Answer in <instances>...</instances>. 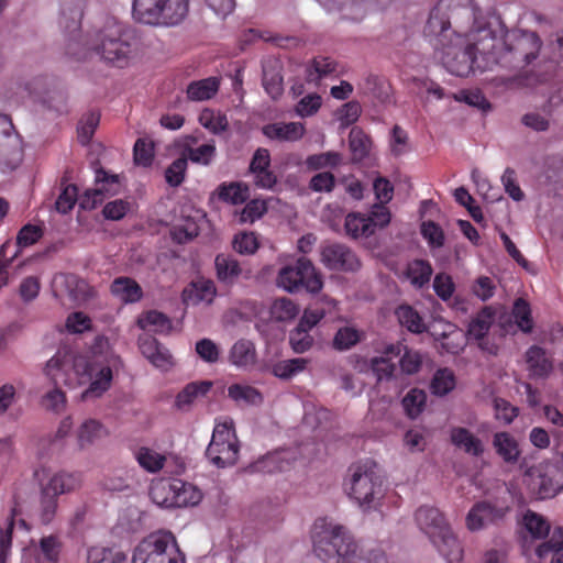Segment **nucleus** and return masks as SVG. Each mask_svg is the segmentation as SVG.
Segmentation results:
<instances>
[{
	"mask_svg": "<svg viewBox=\"0 0 563 563\" xmlns=\"http://www.w3.org/2000/svg\"><path fill=\"white\" fill-rule=\"evenodd\" d=\"M311 541L314 554L327 563H388L383 552L363 555L350 531L328 518L314 521Z\"/></svg>",
	"mask_w": 563,
	"mask_h": 563,
	"instance_id": "f03ea898",
	"label": "nucleus"
},
{
	"mask_svg": "<svg viewBox=\"0 0 563 563\" xmlns=\"http://www.w3.org/2000/svg\"><path fill=\"white\" fill-rule=\"evenodd\" d=\"M250 173L256 187L262 189H273L277 183V177L271 169V154L266 148H257L253 154Z\"/></svg>",
	"mask_w": 563,
	"mask_h": 563,
	"instance_id": "aec40b11",
	"label": "nucleus"
},
{
	"mask_svg": "<svg viewBox=\"0 0 563 563\" xmlns=\"http://www.w3.org/2000/svg\"><path fill=\"white\" fill-rule=\"evenodd\" d=\"M384 353L387 356H400L399 368L400 372L405 375H415L420 371L422 366V354L417 350L407 347L400 342L387 344L384 347Z\"/></svg>",
	"mask_w": 563,
	"mask_h": 563,
	"instance_id": "412c9836",
	"label": "nucleus"
},
{
	"mask_svg": "<svg viewBox=\"0 0 563 563\" xmlns=\"http://www.w3.org/2000/svg\"><path fill=\"white\" fill-rule=\"evenodd\" d=\"M230 362L236 367L249 368L256 363V350L253 342L240 340L230 351Z\"/></svg>",
	"mask_w": 563,
	"mask_h": 563,
	"instance_id": "f704fd0d",
	"label": "nucleus"
},
{
	"mask_svg": "<svg viewBox=\"0 0 563 563\" xmlns=\"http://www.w3.org/2000/svg\"><path fill=\"white\" fill-rule=\"evenodd\" d=\"M132 563H186L176 537L167 530L148 534L134 549Z\"/></svg>",
	"mask_w": 563,
	"mask_h": 563,
	"instance_id": "6e6552de",
	"label": "nucleus"
},
{
	"mask_svg": "<svg viewBox=\"0 0 563 563\" xmlns=\"http://www.w3.org/2000/svg\"><path fill=\"white\" fill-rule=\"evenodd\" d=\"M541 42L533 32H511L505 38L496 36L495 59L496 64L520 70L530 65L540 52Z\"/></svg>",
	"mask_w": 563,
	"mask_h": 563,
	"instance_id": "39448f33",
	"label": "nucleus"
},
{
	"mask_svg": "<svg viewBox=\"0 0 563 563\" xmlns=\"http://www.w3.org/2000/svg\"><path fill=\"white\" fill-rule=\"evenodd\" d=\"M211 382H195L186 385L176 397V407L180 410H185L190 407L195 400L203 397L211 389Z\"/></svg>",
	"mask_w": 563,
	"mask_h": 563,
	"instance_id": "c9c22d12",
	"label": "nucleus"
},
{
	"mask_svg": "<svg viewBox=\"0 0 563 563\" xmlns=\"http://www.w3.org/2000/svg\"><path fill=\"white\" fill-rule=\"evenodd\" d=\"M342 161V157L336 152H325L320 154L310 155L306 159V165L309 169L317 170L327 167H335Z\"/></svg>",
	"mask_w": 563,
	"mask_h": 563,
	"instance_id": "0e129e2a",
	"label": "nucleus"
},
{
	"mask_svg": "<svg viewBox=\"0 0 563 563\" xmlns=\"http://www.w3.org/2000/svg\"><path fill=\"white\" fill-rule=\"evenodd\" d=\"M349 142L353 158L355 161H361L367 155L371 141L363 131L358 129H352L350 132Z\"/></svg>",
	"mask_w": 563,
	"mask_h": 563,
	"instance_id": "13d9d810",
	"label": "nucleus"
},
{
	"mask_svg": "<svg viewBox=\"0 0 563 563\" xmlns=\"http://www.w3.org/2000/svg\"><path fill=\"white\" fill-rule=\"evenodd\" d=\"M228 395L234 401L244 405H258L263 399L256 388L243 384L231 385L228 388Z\"/></svg>",
	"mask_w": 563,
	"mask_h": 563,
	"instance_id": "09e8293b",
	"label": "nucleus"
},
{
	"mask_svg": "<svg viewBox=\"0 0 563 563\" xmlns=\"http://www.w3.org/2000/svg\"><path fill=\"white\" fill-rule=\"evenodd\" d=\"M275 282L278 288L289 294L298 292L301 288L310 294H318L323 287L322 276L306 257L280 267Z\"/></svg>",
	"mask_w": 563,
	"mask_h": 563,
	"instance_id": "1a4fd4ad",
	"label": "nucleus"
},
{
	"mask_svg": "<svg viewBox=\"0 0 563 563\" xmlns=\"http://www.w3.org/2000/svg\"><path fill=\"white\" fill-rule=\"evenodd\" d=\"M111 292L125 303L136 302L143 296L140 285L130 277L115 278L111 284Z\"/></svg>",
	"mask_w": 563,
	"mask_h": 563,
	"instance_id": "72a5a7b5",
	"label": "nucleus"
},
{
	"mask_svg": "<svg viewBox=\"0 0 563 563\" xmlns=\"http://www.w3.org/2000/svg\"><path fill=\"white\" fill-rule=\"evenodd\" d=\"M395 356H387L382 351L380 356L372 357L369 361V368L376 376L377 380H389L395 377L396 365L393 363Z\"/></svg>",
	"mask_w": 563,
	"mask_h": 563,
	"instance_id": "3c124183",
	"label": "nucleus"
},
{
	"mask_svg": "<svg viewBox=\"0 0 563 563\" xmlns=\"http://www.w3.org/2000/svg\"><path fill=\"white\" fill-rule=\"evenodd\" d=\"M87 0H60L59 1V23L69 31L79 27Z\"/></svg>",
	"mask_w": 563,
	"mask_h": 563,
	"instance_id": "bb28decb",
	"label": "nucleus"
},
{
	"mask_svg": "<svg viewBox=\"0 0 563 563\" xmlns=\"http://www.w3.org/2000/svg\"><path fill=\"white\" fill-rule=\"evenodd\" d=\"M450 439L454 446L470 455L479 456L484 452L482 440L466 428H452Z\"/></svg>",
	"mask_w": 563,
	"mask_h": 563,
	"instance_id": "cd10ccee",
	"label": "nucleus"
},
{
	"mask_svg": "<svg viewBox=\"0 0 563 563\" xmlns=\"http://www.w3.org/2000/svg\"><path fill=\"white\" fill-rule=\"evenodd\" d=\"M107 427L99 420L85 419L76 431L77 443L80 449H87L108 437Z\"/></svg>",
	"mask_w": 563,
	"mask_h": 563,
	"instance_id": "393cba45",
	"label": "nucleus"
},
{
	"mask_svg": "<svg viewBox=\"0 0 563 563\" xmlns=\"http://www.w3.org/2000/svg\"><path fill=\"white\" fill-rule=\"evenodd\" d=\"M505 514V508L496 507L487 501H479L468 510L465 525L471 532H477L501 520Z\"/></svg>",
	"mask_w": 563,
	"mask_h": 563,
	"instance_id": "dca6fc26",
	"label": "nucleus"
},
{
	"mask_svg": "<svg viewBox=\"0 0 563 563\" xmlns=\"http://www.w3.org/2000/svg\"><path fill=\"white\" fill-rule=\"evenodd\" d=\"M327 11H340L342 16L352 21H360L366 13L363 1L358 0H317Z\"/></svg>",
	"mask_w": 563,
	"mask_h": 563,
	"instance_id": "c85d7f7f",
	"label": "nucleus"
},
{
	"mask_svg": "<svg viewBox=\"0 0 563 563\" xmlns=\"http://www.w3.org/2000/svg\"><path fill=\"white\" fill-rule=\"evenodd\" d=\"M34 475L41 488L46 490V494H52L57 498L63 494L79 489L82 485L80 473L58 472L49 475L47 468L41 467L35 471Z\"/></svg>",
	"mask_w": 563,
	"mask_h": 563,
	"instance_id": "4468645a",
	"label": "nucleus"
},
{
	"mask_svg": "<svg viewBox=\"0 0 563 563\" xmlns=\"http://www.w3.org/2000/svg\"><path fill=\"white\" fill-rule=\"evenodd\" d=\"M175 500L177 507H189L198 505L202 494L194 484L175 478Z\"/></svg>",
	"mask_w": 563,
	"mask_h": 563,
	"instance_id": "58836bf2",
	"label": "nucleus"
},
{
	"mask_svg": "<svg viewBox=\"0 0 563 563\" xmlns=\"http://www.w3.org/2000/svg\"><path fill=\"white\" fill-rule=\"evenodd\" d=\"M262 131L271 140L296 142L305 135L306 129L301 122H276L266 124Z\"/></svg>",
	"mask_w": 563,
	"mask_h": 563,
	"instance_id": "b1692460",
	"label": "nucleus"
},
{
	"mask_svg": "<svg viewBox=\"0 0 563 563\" xmlns=\"http://www.w3.org/2000/svg\"><path fill=\"white\" fill-rule=\"evenodd\" d=\"M123 36V27L111 22L97 35L95 49L104 60L122 66L131 53L130 44Z\"/></svg>",
	"mask_w": 563,
	"mask_h": 563,
	"instance_id": "9b49d317",
	"label": "nucleus"
},
{
	"mask_svg": "<svg viewBox=\"0 0 563 563\" xmlns=\"http://www.w3.org/2000/svg\"><path fill=\"white\" fill-rule=\"evenodd\" d=\"M87 563H125L126 556L120 550L102 545H93L87 550Z\"/></svg>",
	"mask_w": 563,
	"mask_h": 563,
	"instance_id": "ea45409f",
	"label": "nucleus"
},
{
	"mask_svg": "<svg viewBox=\"0 0 563 563\" xmlns=\"http://www.w3.org/2000/svg\"><path fill=\"white\" fill-rule=\"evenodd\" d=\"M65 328L69 333L81 334L91 330L92 320L81 311L71 312L66 319Z\"/></svg>",
	"mask_w": 563,
	"mask_h": 563,
	"instance_id": "69168bd1",
	"label": "nucleus"
},
{
	"mask_svg": "<svg viewBox=\"0 0 563 563\" xmlns=\"http://www.w3.org/2000/svg\"><path fill=\"white\" fill-rule=\"evenodd\" d=\"M361 339L360 332L351 327L341 328L333 340V346L336 350L344 351L351 349Z\"/></svg>",
	"mask_w": 563,
	"mask_h": 563,
	"instance_id": "774afa93",
	"label": "nucleus"
},
{
	"mask_svg": "<svg viewBox=\"0 0 563 563\" xmlns=\"http://www.w3.org/2000/svg\"><path fill=\"white\" fill-rule=\"evenodd\" d=\"M427 395L423 390L413 388L404 397L402 406L410 418H417L423 410Z\"/></svg>",
	"mask_w": 563,
	"mask_h": 563,
	"instance_id": "5fc2aeb1",
	"label": "nucleus"
},
{
	"mask_svg": "<svg viewBox=\"0 0 563 563\" xmlns=\"http://www.w3.org/2000/svg\"><path fill=\"white\" fill-rule=\"evenodd\" d=\"M345 230L354 239L364 238L374 233V223L365 214L350 213L345 219Z\"/></svg>",
	"mask_w": 563,
	"mask_h": 563,
	"instance_id": "a19ab883",
	"label": "nucleus"
},
{
	"mask_svg": "<svg viewBox=\"0 0 563 563\" xmlns=\"http://www.w3.org/2000/svg\"><path fill=\"white\" fill-rule=\"evenodd\" d=\"M450 19L451 18L445 14L444 10L440 5H437L430 13L426 32L429 35L446 37L445 33L451 25Z\"/></svg>",
	"mask_w": 563,
	"mask_h": 563,
	"instance_id": "8fccbe9b",
	"label": "nucleus"
},
{
	"mask_svg": "<svg viewBox=\"0 0 563 563\" xmlns=\"http://www.w3.org/2000/svg\"><path fill=\"white\" fill-rule=\"evenodd\" d=\"M396 316L399 323L412 333H422L427 330L422 317L411 306L402 305L398 307Z\"/></svg>",
	"mask_w": 563,
	"mask_h": 563,
	"instance_id": "c03bdc74",
	"label": "nucleus"
},
{
	"mask_svg": "<svg viewBox=\"0 0 563 563\" xmlns=\"http://www.w3.org/2000/svg\"><path fill=\"white\" fill-rule=\"evenodd\" d=\"M289 344L295 353L301 354L313 346L314 339L310 334V331L296 325L289 333Z\"/></svg>",
	"mask_w": 563,
	"mask_h": 563,
	"instance_id": "6e6d98bb",
	"label": "nucleus"
},
{
	"mask_svg": "<svg viewBox=\"0 0 563 563\" xmlns=\"http://www.w3.org/2000/svg\"><path fill=\"white\" fill-rule=\"evenodd\" d=\"M137 325L147 332L166 333L172 329L170 320L162 312L151 310L137 319Z\"/></svg>",
	"mask_w": 563,
	"mask_h": 563,
	"instance_id": "4c0bfd02",
	"label": "nucleus"
},
{
	"mask_svg": "<svg viewBox=\"0 0 563 563\" xmlns=\"http://www.w3.org/2000/svg\"><path fill=\"white\" fill-rule=\"evenodd\" d=\"M232 244L233 249L243 255L254 254L260 246L257 235L254 232H240L235 234Z\"/></svg>",
	"mask_w": 563,
	"mask_h": 563,
	"instance_id": "680f3d73",
	"label": "nucleus"
},
{
	"mask_svg": "<svg viewBox=\"0 0 563 563\" xmlns=\"http://www.w3.org/2000/svg\"><path fill=\"white\" fill-rule=\"evenodd\" d=\"M54 296L66 303H81L92 296V289L81 278L73 274H57L52 282Z\"/></svg>",
	"mask_w": 563,
	"mask_h": 563,
	"instance_id": "f8f14e48",
	"label": "nucleus"
},
{
	"mask_svg": "<svg viewBox=\"0 0 563 563\" xmlns=\"http://www.w3.org/2000/svg\"><path fill=\"white\" fill-rule=\"evenodd\" d=\"M199 122L203 128L208 129L212 133L222 132L228 126L225 117L209 109L201 111L199 114Z\"/></svg>",
	"mask_w": 563,
	"mask_h": 563,
	"instance_id": "338daca9",
	"label": "nucleus"
},
{
	"mask_svg": "<svg viewBox=\"0 0 563 563\" xmlns=\"http://www.w3.org/2000/svg\"><path fill=\"white\" fill-rule=\"evenodd\" d=\"M494 320L495 311L492 307H485L471 320L466 333L468 340L476 341L478 346L489 354H496L498 350L495 344L489 345L485 340Z\"/></svg>",
	"mask_w": 563,
	"mask_h": 563,
	"instance_id": "6ab92c4d",
	"label": "nucleus"
},
{
	"mask_svg": "<svg viewBox=\"0 0 563 563\" xmlns=\"http://www.w3.org/2000/svg\"><path fill=\"white\" fill-rule=\"evenodd\" d=\"M214 263L218 278L225 284L235 283L242 273L238 261L229 256L218 255Z\"/></svg>",
	"mask_w": 563,
	"mask_h": 563,
	"instance_id": "49530a36",
	"label": "nucleus"
},
{
	"mask_svg": "<svg viewBox=\"0 0 563 563\" xmlns=\"http://www.w3.org/2000/svg\"><path fill=\"white\" fill-rule=\"evenodd\" d=\"M120 189L121 183L118 175H110L103 169H97L95 188L86 190L79 199V205L84 209H93L106 197L119 194Z\"/></svg>",
	"mask_w": 563,
	"mask_h": 563,
	"instance_id": "2eb2a0df",
	"label": "nucleus"
},
{
	"mask_svg": "<svg viewBox=\"0 0 563 563\" xmlns=\"http://www.w3.org/2000/svg\"><path fill=\"white\" fill-rule=\"evenodd\" d=\"M62 552V542L56 536L43 537L38 548L30 545L24 549L21 563H57Z\"/></svg>",
	"mask_w": 563,
	"mask_h": 563,
	"instance_id": "f3484780",
	"label": "nucleus"
},
{
	"mask_svg": "<svg viewBox=\"0 0 563 563\" xmlns=\"http://www.w3.org/2000/svg\"><path fill=\"white\" fill-rule=\"evenodd\" d=\"M220 81L217 77H209L192 81L187 87V96L191 101H206L211 99L219 90Z\"/></svg>",
	"mask_w": 563,
	"mask_h": 563,
	"instance_id": "e433bc0d",
	"label": "nucleus"
},
{
	"mask_svg": "<svg viewBox=\"0 0 563 563\" xmlns=\"http://www.w3.org/2000/svg\"><path fill=\"white\" fill-rule=\"evenodd\" d=\"M269 313L273 320L278 322H288L294 320L299 313L298 305L290 298H278L271 306Z\"/></svg>",
	"mask_w": 563,
	"mask_h": 563,
	"instance_id": "a18cd8bd",
	"label": "nucleus"
},
{
	"mask_svg": "<svg viewBox=\"0 0 563 563\" xmlns=\"http://www.w3.org/2000/svg\"><path fill=\"white\" fill-rule=\"evenodd\" d=\"M496 282L489 276H478L471 285V292L477 299L487 301L495 295Z\"/></svg>",
	"mask_w": 563,
	"mask_h": 563,
	"instance_id": "052dcab7",
	"label": "nucleus"
},
{
	"mask_svg": "<svg viewBox=\"0 0 563 563\" xmlns=\"http://www.w3.org/2000/svg\"><path fill=\"white\" fill-rule=\"evenodd\" d=\"M21 161V140L13 133V125L9 118L0 114V168L12 170Z\"/></svg>",
	"mask_w": 563,
	"mask_h": 563,
	"instance_id": "ddd939ff",
	"label": "nucleus"
},
{
	"mask_svg": "<svg viewBox=\"0 0 563 563\" xmlns=\"http://www.w3.org/2000/svg\"><path fill=\"white\" fill-rule=\"evenodd\" d=\"M217 295L214 283L210 279L194 280L183 291V300L187 306L210 305Z\"/></svg>",
	"mask_w": 563,
	"mask_h": 563,
	"instance_id": "5701e85b",
	"label": "nucleus"
},
{
	"mask_svg": "<svg viewBox=\"0 0 563 563\" xmlns=\"http://www.w3.org/2000/svg\"><path fill=\"white\" fill-rule=\"evenodd\" d=\"M526 362L528 369L533 377H547L553 369V363L548 357L545 350L538 345H532L526 352Z\"/></svg>",
	"mask_w": 563,
	"mask_h": 563,
	"instance_id": "c756f323",
	"label": "nucleus"
},
{
	"mask_svg": "<svg viewBox=\"0 0 563 563\" xmlns=\"http://www.w3.org/2000/svg\"><path fill=\"white\" fill-rule=\"evenodd\" d=\"M523 537L531 540H542L549 537L536 549L540 560H549L550 563H563V528H552L550 521L532 510H527L522 516Z\"/></svg>",
	"mask_w": 563,
	"mask_h": 563,
	"instance_id": "0eeeda50",
	"label": "nucleus"
},
{
	"mask_svg": "<svg viewBox=\"0 0 563 563\" xmlns=\"http://www.w3.org/2000/svg\"><path fill=\"white\" fill-rule=\"evenodd\" d=\"M217 194L219 199L231 205L243 203L250 196L247 185L242 183L221 184Z\"/></svg>",
	"mask_w": 563,
	"mask_h": 563,
	"instance_id": "37998d69",
	"label": "nucleus"
},
{
	"mask_svg": "<svg viewBox=\"0 0 563 563\" xmlns=\"http://www.w3.org/2000/svg\"><path fill=\"white\" fill-rule=\"evenodd\" d=\"M322 263L330 269L356 271L360 261L355 253L342 244H330L322 249Z\"/></svg>",
	"mask_w": 563,
	"mask_h": 563,
	"instance_id": "a211bd4d",
	"label": "nucleus"
},
{
	"mask_svg": "<svg viewBox=\"0 0 563 563\" xmlns=\"http://www.w3.org/2000/svg\"><path fill=\"white\" fill-rule=\"evenodd\" d=\"M415 521L448 563H462L464 553L462 544L438 508L419 507L415 512Z\"/></svg>",
	"mask_w": 563,
	"mask_h": 563,
	"instance_id": "20e7f679",
	"label": "nucleus"
},
{
	"mask_svg": "<svg viewBox=\"0 0 563 563\" xmlns=\"http://www.w3.org/2000/svg\"><path fill=\"white\" fill-rule=\"evenodd\" d=\"M141 353L146 357L150 363L162 369L167 371L173 365V357L169 351L161 345L156 339L144 335L139 340Z\"/></svg>",
	"mask_w": 563,
	"mask_h": 563,
	"instance_id": "4be33fe9",
	"label": "nucleus"
},
{
	"mask_svg": "<svg viewBox=\"0 0 563 563\" xmlns=\"http://www.w3.org/2000/svg\"><path fill=\"white\" fill-rule=\"evenodd\" d=\"M470 38L455 36V42L444 48L442 62L453 75L466 77L475 70L485 71L496 64V36L489 29L472 32Z\"/></svg>",
	"mask_w": 563,
	"mask_h": 563,
	"instance_id": "7ed1b4c3",
	"label": "nucleus"
},
{
	"mask_svg": "<svg viewBox=\"0 0 563 563\" xmlns=\"http://www.w3.org/2000/svg\"><path fill=\"white\" fill-rule=\"evenodd\" d=\"M431 275V265L422 260H416L409 263L406 269V277L409 279L410 284L417 288H421L428 284Z\"/></svg>",
	"mask_w": 563,
	"mask_h": 563,
	"instance_id": "de8ad7c7",
	"label": "nucleus"
},
{
	"mask_svg": "<svg viewBox=\"0 0 563 563\" xmlns=\"http://www.w3.org/2000/svg\"><path fill=\"white\" fill-rule=\"evenodd\" d=\"M455 384L453 372L449 368H440L432 377L430 389L434 395L444 396L454 389Z\"/></svg>",
	"mask_w": 563,
	"mask_h": 563,
	"instance_id": "603ef678",
	"label": "nucleus"
},
{
	"mask_svg": "<svg viewBox=\"0 0 563 563\" xmlns=\"http://www.w3.org/2000/svg\"><path fill=\"white\" fill-rule=\"evenodd\" d=\"M493 446L496 453L505 463L515 464L518 462L521 451L517 440L508 432H497L493 439Z\"/></svg>",
	"mask_w": 563,
	"mask_h": 563,
	"instance_id": "7c9ffc66",
	"label": "nucleus"
},
{
	"mask_svg": "<svg viewBox=\"0 0 563 563\" xmlns=\"http://www.w3.org/2000/svg\"><path fill=\"white\" fill-rule=\"evenodd\" d=\"M121 365L117 354H109L106 362L89 360L69 349L58 350L43 368L45 377L54 384L69 388L86 386L80 394L84 401L100 398L112 384L113 371Z\"/></svg>",
	"mask_w": 563,
	"mask_h": 563,
	"instance_id": "f257e3e1",
	"label": "nucleus"
},
{
	"mask_svg": "<svg viewBox=\"0 0 563 563\" xmlns=\"http://www.w3.org/2000/svg\"><path fill=\"white\" fill-rule=\"evenodd\" d=\"M165 0H133L132 16L142 24L157 26Z\"/></svg>",
	"mask_w": 563,
	"mask_h": 563,
	"instance_id": "a878e982",
	"label": "nucleus"
},
{
	"mask_svg": "<svg viewBox=\"0 0 563 563\" xmlns=\"http://www.w3.org/2000/svg\"><path fill=\"white\" fill-rule=\"evenodd\" d=\"M52 384L54 387L43 395L41 402L46 410L60 412L66 407V396L59 388L60 384Z\"/></svg>",
	"mask_w": 563,
	"mask_h": 563,
	"instance_id": "e2e57ef3",
	"label": "nucleus"
},
{
	"mask_svg": "<svg viewBox=\"0 0 563 563\" xmlns=\"http://www.w3.org/2000/svg\"><path fill=\"white\" fill-rule=\"evenodd\" d=\"M170 233L176 242L185 243L198 235L199 225L194 219L187 218L176 223Z\"/></svg>",
	"mask_w": 563,
	"mask_h": 563,
	"instance_id": "bf43d9fd",
	"label": "nucleus"
},
{
	"mask_svg": "<svg viewBox=\"0 0 563 563\" xmlns=\"http://www.w3.org/2000/svg\"><path fill=\"white\" fill-rule=\"evenodd\" d=\"M157 26H175L184 21L188 13V0H165Z\"/></svg>",
	"mask_w": 563,
	"mask_h": 563,
	"instance_id": "473e14b6",
	"label": "nucleus"
},
{
	"mask_svg": "<svg viewBox=\"0 0 563 563\" xmlns=\"http://www.w3.org/2000/svg\"><path fill=\"white\" fill-rule=\"evenodd\" d=\"M344 483L347 496L364 511L377 509L385 496L380 476L368 464H355L350 467Z\"/></svg>",
	"mask_w": 563,
	"mask_h": 563,
	"instance_id": "423d86ee",
	"label": "nucleus"
},
{
	"mask_svg": "<svg viewBox=\"0 0 563 563\" xmlns=\"http://www.w3.org/2000/svg\"><path fill=\"white\" fill-rule=\"evenodd\" d=\"M309 360L303 357L282 360L273 364L272 373L274 376L280 379H290L302 373L306 369Z\"/></svg>",
	"mask_w": 563,
	"mask_h": 563,
	"instance_id": "79ce46f5",
	"label": "nucleus"
},
{
	"mask_svg": "<svg viewBox=\"0 0 563 563\" xmlns=\"http://www.w3.org/2000/svg\"><path fill=\"white\" fill-rule=\"evenodd\" d=\"M239 452L240 444L233 421L229 418L218 421L206 451L209 462L219 468L232 466L238 462Z\"/></svg>",
	"mask_w": 563,
	"mask_h": 563,
	"instance_id": "9d476101",
	"label": "nucleus"
},
{
	"mask_svg": "<svg viewBox=\"0 0 563 563\" xmlns=\"http://www.w3.org/2000/svg\"><path fill=\"white\" fill-rule=\"evenodd\" d=\"M175 493V478L154 481L150 488V497L152 501L163 508L177 507Z\"/></svg>",
	"mask_w": 563,
	"mask_h": 563,
	"instance_id": "2f4dec72",
	"label": "nucleus"
},
{
	"mask_svg": "<svg viewBox=\"0 0 563 563\" xmlns=\"http://www.w3.org/2000/svg\"><path fill=\"white\" fill-rule=\"evenodd\" d=\"M512 316L516 320L517 327L522 332L528 333L532 330L533 321L531 318V309L526 300L519 298L515 301L512 308Z\"/></svg>",
	"mask_w": 563,
	"mask_h": 563,
	"instance_id": "4d7b16f0",
	"label": "nucleus"
},
{
	"mask_svg": "<svg viewBox=\"0 0 563 563\" xmlns=\"http://www.w3.org/2000/svg\"><path fill=\"white\" fill-rule=\"evenodd\" d=\"M135 459L140 466L150 473L162 470L166 461L164 455L148 448H140L135 452Z\"/></svg>",
	"mask_w": 563,
	"mask_h": 563,
	"instance_id": "864d4df0",
	"label": "nucleus"
}]
</instances>
